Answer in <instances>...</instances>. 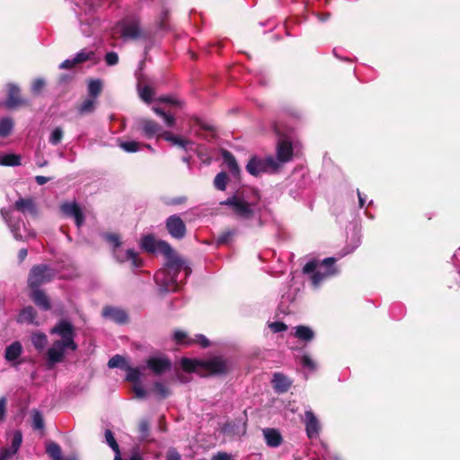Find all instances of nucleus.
Segmentation results:
<instances>
[{
	"label": "nucleus",
	"instance_id": "28",
	"mask_svg": "<svg viewBox=\"0 0 460 460\" xmlns=\"http://www.w3.org/2000/svg\"><path fill=\"white\" fill-rule=\"evenodd\" d=\"M21 157L14 154L0 155V165L15 166L19 165Z\"/></svg>",
	"mask_w": 460,
	"mask_h": 460
},
{
	"label": "nucleus",
	"instance_id": "9",
	"mask_svg": "<svg viewBox=\"0 0 460 460\" xmlns=\"http://www.w3.org/2000/svg\"><path fill=\"white\" fill-rule=\"evenodd\" d=\"M166 228L171 236L175 239H182L186 234V226L177 215H172L167 218Z\"/></svg>",
	"mask_w": 460,
	"mask_h": 460
},
{
	"label": "nucleus",
	"instance_id": "13",
	"mask_svg": "<svg viewBox=\"0 0 460 460\" xmlns=\"http://www.w3.org/2000/svg\"><path fill=\"white\" fill-rule=\"evenodd\" d=\"M293 146L288 138L279 140L277 146V158L279 163H287L292 159Z\"/></svg>",
	"mask_w": 460,
	"mask_h": 460
},
{
	"label": "nucleus",
	"instance_id": "57",
	"mask_svg": "<svg viewBox=\"0 0 460 460\" xmlns=\"http://www.w3.org/2000/svg\"><path fill=\"white\" fill-rule=\"evenodd\" d=\"M196 341L199 342L203 348L208 346V340L203 335H197Z\"/></svg>",
	"mask_w": 460,
	"mask_h": 460
},
{
	"label": "nucleus",
	"instance_id": "24",
	"mask_svg": "<svg viewBox=\"0 0 460 460\" xmlns=\"http://www.w3.org/2000/svg\"><path fill=\"white\" fill-rule=\"evenodd\" d=\"M22 351V347L20 342L15 341L13 342L10 346H8L5 349V358L8 361H13L17 359Z\"/></svg>",
	"mask_w": 460,
	"mask_h": 460
},
{
	"label": "nucleus",
	"instance_id": "48",
	"mask_svg": "<svg viewBox=\"0 0 460 460\" xmlns=\"http://www.w3.org/2000/svg\"><path fill=\"white\" fill-rule=\"evenodd\" d=\"M149 431V422L146 420H143L139 423V432L141 437L145 438L148 435Z\"/></svg>",
	"mask_w": 460,
	"mask_h": 460
},
{
	"label": "nucleus",
	"instance_id": "41",
	"mask_svg": "<svg viewBox=\"0 0 460 460\" xmlns=\"http://www.w3.org/2000/svg\"><path fill=\"white\" fill-rule=\"evenodd\" d=\"M154 390L156 395L160 398H165L169 395V389L161 382H155L154 384Z\"/></svg>",
	"mask_w": 460,
	"mask_h": 460
},
{
	"label": "nucleus",
	"instance_id": "62",
	"mask_svg": "<svg viewBox=\"0 0 460 460\" xmlns=\"http://www.w3.org/2000/svg\"><path fill=\"white\" fill-rule=\"evenodd\" d=\"M27 253H28L27 249H21L20 250L18 256H19V259H20L21 261H23L26 258Z\"/></svg>",
	"mask_w": 460,
	"mask_h": 460
},
{
	"label": "nucleus",
	"instance_id": "8",
	"mask_svg": "<svg viewBox=\"0 0 460 460\" xmlns=\"http://www.w3.org/2000/svg\"><path fill=\"white\" fill-rule=\"evenodd\" d=\"M114 34L123 39H137L140 34L138 22L134 18L123 20L116 27Z\"/></svg>",
	"mask_w": 460,
	"mask_h": 460
},
{
	"label": "nucleus",
	"instance_id": "15",
	"mask_svg": "<svg viewBox=\"0 0 460 460\" xmlns=\"http://www.w3.org/2000/svg\"><path fill=\"white\" fill-rule=\"evenodd\" d=\"M22 442V435L21 431H15L13 435L11 447L10 448H3L0 451V460H6L12 456L15 455L18 449L20 448Z\"/></svg>",
	"mask_w": 460,
	"mask_h": 460
},
{
	"label": "nucleus",
	"instance_id": "38",
	"mask_svg": "<svg viewBox=\"0 0 460 460\" xmlns=\"http://www.w3.org/2000/svg\"><path fill=\"white\" fill-rule=\"evenodd\" d=\"M227 183V176L225 172H219L215 180L214 185L219 190H225Z\"/></svg>",
	"mask_w": 460,
	"mask_h": 460
},
{
	"label": "nucleus",
	"instance_id": "1",
	"mask_svg": "<svg viewBox=\"0 0 460 460\" xmlns=\"http://www.w3.org/2000/svg\"><path fill=\"white\" fill-rule=\"evenodd\" d=\"M51 334H57L60 339L55 341L48 349V362L50 365L63 361L65 354L68 350L75 351L77 345L75 342V329L71 323L62 320L50 331Z\"/></svg>",
	"mask_w": 460,
	"mask_h": 460
},
{
	"label": "nucleus",
	"instance_id": "51",
	"mask_svg": "<svg viewBox=\"0 0 460 460\" xmlns=\"http://www.w3.org/2000/svg\"><path fill=\"white\" fill-rule=\"evenodd\" d=\"M211 460H234L232 455L226 452H217L215 454Z\"/></svg>",
	"mask_w": 460,
	"mask_h": 460
},
{
	"label": "nucleus",
	"instance_id": "54",
	"mask_svg": "<svg viewBox=\"0 0 460 460\" xmlns=\"http://www.w3.org/2000/svg\"><path fill=\"white\" fill-rule=\"evenodd\" d=\"M76 65H77V64H76V62H75V58H73L66 59L65 61H63V62L60 64L59 67H60L61 69H71V68H73V67H74L75 66H76Z\"/></svg>",
	"mask_w": 460,
	"mask_h": 460
},
{
	"label": "nucleus",
	"instance_id": "7",
	"mask_svg": "<svg viewBox=\"0 0 460 460\" xmlns=\"http://www.w3.org/2000/svg\"><path fill=\"white\" fill-rule=\"evenodd\" d=\"M54 276V272L47 266L40 265L32 268L29 276V286L34 289L39 286L49 281Z\"/></svg>",
	"mask_w": 460,
	"mask_h": 460
},
{
	"label": "nucleus",
	"instance_id": "27",
	"mask_svg": "<svg viewBox=\"0 0 460 460\" xmlns=\"http://www.w3.org/2000/svg\"><path fill=\"white\" fill-rule=\"evenodd\" d=\"M314 332L307 326L296 327L295 336L301 341H311L314 338Z\"/></svg>",
	"mask_w": 460,
	"mask_h": 460
},
{
	"label": "nucleus",
	"instance_id": "46",
	"mask_svg": "<svg viewBox=\"0 0 460 460\" xmlns=\"http://www.w3.org/2000/svg\"><path fill=\"white\" fill-rule=\"evenodd\" d=\"M174 340L178 343L190 344V341L187 339V335L184 332L177 331L174 332Z\"/></svg>",
	"mask_w": 460,
	"mask_h": 460
},
{
	"label": "nucleus",
	"instance_id": "40",
	"mask_svg": "<svg viewBox=\"0 0 460 460\" xmlns=\"http://www.w3.org/2000/svg\"><path fill=\"white\" fill-rule=\"evenodd\" d=\"M94 53L93 51L83 49L80 52H78L74 58L76 64H81L83 62L92 59Z\"/></svg>",
	"mask_w": 460,
	"mask_h": 460
},
{
	"label": "nucleus",
	"instance_id": "55",
	"mask_svg": "<svg viewBox=\"0 0 460 460\" xmlns=\"http://www.w3.org/2000/svg\"><path fill=\"white\" fill-rule=\"evenodd\" d=\"M105 238L108 242L111 243L115 247H119L120 244L119 236L116 234H106Z\"/></svg>",
	"mask_w": 460,
	"mask_h": 460
},
{
	"label": "nucleus",
	"instance_id": "47",
	"mask_svg": "<svg viewBox=\"0 0 460 460\" xmlns=\"http://www.w3.org/2000/svg\"><path fill=\"white\" fill-rule=\"evenodd\" d=\"M269 326L273 332H280L286 331L288 328L285 323H280V322L271 323H270Z\"/></svg>",
	"mask_w": 460,
	"mask_h": 460
},
{
	"label": "nucleus",
	"instance_id": "30",
	"mask_svg": "<svg viewBox=\"0 0 460 460\" xmlns=\"http://www.w3.org/2000/svg\"><path fill=\"white\" fill-rule=\"evenodd\" d=\"M95 99H86L84 100L79 106L78 111L80 114L91 113L94 111L95 108Z\"/></svg>",
	"mask_w": 460,
	"mask_h": 460
},
{
	"label": "nucleus",
	"instance_id": "52",
	"mask_svg": "<svg viewBox=\"0 0 460 460\" xmlns=\"http://www.w3.org/2000/svg\"><path fill=\"white\" fill-rule=\"evenodd\" d=\"M45 83L42 79H37L32 83L31 90L35 93H39L44 87Z\"/></svg>",
	"mask_w": 460,
	"mask_h": 460
},
{
	"label": "nucleus",
	"instance_id": "14",
	"mask_svg": "<svg viewBox=\"0 0 460 460\" xmlns=\"http://www.w3.org/2000/svg\"><path fill=\"white\" fill-rule=\"evenodd\" d=\"M305 424L306 435L309 438H315L319 435L320 423L312 411L305 412Z\"/></svg>",
	"mask_w": 460,
	"mask_h": 460
},
{
	"label": "nucleus",
	"instance_id": "5",
	"mask_svg": "<svg viewBox=\"0 0 460 460\" xmlns=\"http://www.w3.org/2000/svg\"><path fill=\"white\" fill-rule=\"evenodd\" d=\"M180 265L175 269H169L167 266V262L165 263V267L157 270L155 274V280L156 284L161 288V289L164 292L167 291H175L178 288V282L176 279V274L183 269L185 270L186 275L190 274V270L189 267L184 265V262L179 258Z\"/></svg>",
	"mask_w": 460,
	"mask_h": 460
},
{
	"label": "nucleus",
	"instance_id": "43",
	"mask_svg": "<svg viewBox=\"0 0 460 460\" xmlns=\"http://www.w3.org/2000/svg\"><path fill=\"white\" fill-rule=\"evenodd\" d=\"M300 364L304 368H306L309 371H314L316 369L314 361L308 355H304L301 357Z\"/></svg>",
	"mask_w": 460,
	"mask_h": 460
},
{
	"label": "nucleus",
	"instance_id": "18",
	"mask_svg": "<svg viewBox=\"0 0 460 460\" xmlns=\"http://www.w3.org/2000/svg\"><path fill=\"white\" fill-rule=\"evenodd\" d=\"M105 438L108 443V445L112 448V450L115 452L116 456L114 460H121L120 457V452L119 448V445L116 442V439L112 434V432L109 429L105 431ZM127 460H142L141 456L137 453H134L129 459Z\"/></svg>",
	"mask_w": 460,
	"mask_h": 460
},
{
	"label": "nucleus",
	"instance_id": "21",
	"mask_svg": "<svg viewBox=\"0 0 460 460\" xmlns=\"http://www.w3.org/2000/svg\"><path fill=\"white\" fill-rule=\"evenodd\" d=\"M20 89L14 84L8 85V99L5 102L7 108H14L22 103L19 97Z\"/></svg>",
	"mask_w": 460,
	"mask_h": 460
},
{
	"label": "nucleus",
	"instance_id": "58",
	"mask_svg": "<svg viewBox=\"0 0 460 460\" xmlns=\"http://www.w3.org/2000/svg\"><path fill=\"white\" fill-rule=\"evenodd\" d=\"M134 392L136 394V396L138 398H144L146 396V391L140 385H136L134 387Z\"/></svg>",
	"mask_w": 460,
	"mask_h": 460
},
{
	"label": "nucleus",
	"instance_id": "31",
	"mask_svg": "<svg viewBox=\"0 0 460 460\" xmlns=\"http://www.w3.org/2000/svg\"><path fill=\"white\" fill-rule=\"evenodd\" d=\"M34 318V309L31 306H28L21 312L18 321L21 323H32Z\"/></svg>",
	"mask_w": 460,
	"mask_h": 460
},
{
	"label": "nucleus",
	"instance_id": "35",
	"mask_svg": "<svg viewBox=\"0 0 460 460\" xmlns=\"http://www.w3.org/2000/svg\"><path fill=\"white\" fill-rule=\"evenodd\" d=\"M119 146L128 153L137 152L141 147V144L137 141H124L120 142Z\"/></svg>",
	"mask_w": 460,
	"mask_h": 460
},
{
	"label": "nucleus",
	"instance_id": "25",
	"mask_svg": "<svg viewBox=\"0 0 460 460\" xmlns=\"http://www.w3.org/2000/svg\"><path fill=\"white\" fill-rule=\"evenodd\" d=\"M224 164L228 168L229 172L233 173L234 175H236L239 173V168L238 164L233 156V155L228 151H224L222 154Z\"/></svg>",
	"mask_w": 460,
	"mask_h": 460
},
{
	"label": "nucleus",
	"instance_id": "49",
	"mask_svg": "<svg viewBox=\"0 0 460 460\" xmlns=\"http://www.w3.org/2000/svg\"><path fill=\"white\" fill-rule=\"evenodd\" d=\"M126 259L132 261L133 264L136 267H139L140 266L139 260L137 259V253L136 252H134L133 250H128L127 251V257H126Z\"/></svg>",
	"mask_w": 460,
	"mask_h": 460
},
{
	"label": "nucleus",
	"instance_id": "36",
	"mask_svg": "<svg viewBox=\"0 0 460 460\" xmlns=\"http://www.w3.org/2000/svg\"><path fill=\"white\" fill-rule=\"evenodd\" d=\"M152 110L154 111V112H155L157 115L161 116L165 124L168 126V127H172L175 123V119L172 115H170L166 112H164L162 109L156 107V106H154L152 108Z\"/></svg>",
	"mask_w": 460,
	"mask_h": 460
},
{
	"label": "nucleus",
	"instance_id": "10",
	"mask_svg": "<svg viewBox=\"0 0 460 460\" xmlns=\"http://www.w3.org/2000/svg\"><path fill=\"white\" fill-rule=\"evenodd\" d=\"M335 259L334 258H326L322 261V264L325 267L324 272L315 271L312 276V282L314 287L319 286V284L327 277L333 276L337 273V270L334 267Z\"/></svg>",
	"mask_w": 460,
	"mask_h": 460
},
{
	"label": "nucleus",
	"instance_id": "34",
	"mask_svg": "<svg viewBox=\"0 0 460 460\" xmlns=\"http://www.w3.org/2000/svg\"><path fill=\"white\" fill-rule=\"evenodd\" d=\"M47 453L53 460H60L61 459V448L56 443H49L47 445Z\"/></svg>",
	"mask_w": 460,
	"mask_h": 460
},
{
	"label": "nucleus",
	"instance_id": "4",
	"mask_svg": "<svg viewBox=\"0 0 460 460\" xmlns=\"http://www.w3.org/2000/svg\"><path fill=\"white\" fill-rule=\"evenodd\" d=\"M141 247L148 252L163 254L167 260L169 269H175L180 265L179 257L175 255L169 243L164 241L155 240L151 234L145 235L142 238Z\"/></svg>",
	"mask_w": 460,
	"mask_h": 460
},
{
	"label": "nucleus",
	"instance_id": "23",
	"mask_svg": "<svg viewBox=\"0 0 460 460\" xmlns=\"http://www.w3.org/2000/svg\"><path fill=\"white\" fill-rule=\"evenodd\" d=\"M31 297L38 306L45 310L49 309L50 305L49 302V298L42 291L39 289L32 290Z\"/></svg>",
	"mask_w": 460,
	"mask_h": 460
},
{
	"label": "nucleus",
	"instance_id": "42",
	"mask_svg": "<svg viewBox=\"0 0 460 460\" xmlns=\"http://www.w3.org/2000/svg\"><path fill=\"white\" fill-rule=\"evenodd\" d=\"M108 366L111 368H115V367L123 368L126 367V360L122 356L115 355L109 360Z\"/></svg>",
	"mask_w": 460,
	"mask_h": 460
},
{
	"label": "nucleus",
	"instance_id": "12",
	"mask_svg": "<svg viewBox=\"0 0 460 460\" xmlns=\"http://www.w3.org/2000/svg\"><path fill=\"white\" fill-rule=\"evenodd\" d=\"M62 212L68 217L75 218L77 227H81L84 222V214L75 202H66L61 205Z\"/></svg>",
	"mask_w": 460,
	"mask_h": 460
},
{
	"label": "nucleus",
	"instance_id": "44",
	"mask_svg": "<svg viewBox=\"0 0 460 460\" xmlns=\"http://www.w3.org/2000/svg\"><path fill=\"white\" fill-rule=\"evenodd\" d=\"M32 426L35 429H43L44 421L41 413L38 411H34L32 414Z\"/></svg>",
	"mask_w": 460,
	"mask_h": 460
},
{
	"label": "nucleus",
	"instance_id": "16",
	"mask_svg": "<svg viewBox=\"0 0 460 460\" xmlns=\"http://www.w3.org/2000/svg\"><path fill=\"white\" fill-rule=\"evenodd\" d=\"M262 434L267 446L270 447H279L283 442L282 435L276 429L265 428L262 429Z\"/></svg>",
	"mask_w": 460,
	"mask_h": 460
},
{
	"label": "nucleus",
	"instance_id": "63",
	"mask_svg": "<svg viewBox=\"0 0 460 460\" xmlns=\"http://www.w3.org/2000/svg\"><path fill=\"white\" fill-rule=\"evenodd\" d=\"M358 196L359 206L363 207L365 204V198L362 196V194L359 192V190H358Z\"/></svg>",
	"mask_w": 460,
	"mask_h": 460
},
{
	"label": "nucleus",
	"instance_id": "22",
	"mask_svg": "<svg viewBox=\"0 0 460 460\" xmlns=\"http://www.w3.org/2000/svg\"><path fill=\"white\" fill-rule=\"evenodd\" d=\"M14 208L23 214H36V207L31 199H19L15 201Z\"/></svg>",
	"mask_w": 460,
	"mask_h": 460
},
{
	"label": "nucleus",
	"instance_id": "26",
	"mask_svg": "<svg viewBox=\"0 0 460 460\" xmlns=\"http://www.w3.org/2000/svg\"><path fill=\"white\" fill-rule=\"evenodd\" d=\"M158 137H163L164 140L171 142L172 145H177V146H180L182 147H186V145L188 144L187 140H185L181 137L173 136L171 132H168V131H164V132L161 131Z\"/></svg>",
	"mask_w": 460,
	"mask_h": 460
},
{
	"label": "nucleus",
	"instance_id": "3",
	"mask_svg": "<svg viewBox=\"0 0 460 460\" xmlns=\"http://www.w3.org/2000/svg\"><path fill=\"white\" fill-rule=\"evenodd\" d=\"M220 205L227 206L232 212L243 219H251L256 216L259 211L258 204L255 201L249 200L243 194L237 193L221 201Z\"/></svg>",
	"mask_w": 460,
	"mask_h": 460
},
{
	"label": "nucleus",
	"instance_id": "53",
	"mask_svg": "<svg viewBox=\"0 0 460 460\" xmlns=\"http://www.w3.org/2000/svg\"><path fill=\"white\" fill-rule=\"evenodd\" d=\"M317 265L318 262L316 261H310L305 265L303 270L305 273H312L315 270Z\"/></svg>",
	"mask_w": 460,
	"mask_h": 460
},
{
	"label": "nucleus",
	"instance_id": "39",
	"mask_svg": "<svg viewBox=\"0 0 460 460\" xmlns=\"http://www.w3.org/2000/svg\"><path fill=\"white\" fill-rule=\"evenodd\" d=\"M126 369H127V380L133 382V383H138L140 381L141 372L138 368L128 367Z\"/></svg>",
	"mask_w": 460,
	"mask_h": 460
},
{
	"label": "nucleus",
	"instance_id": "60",
	"mask_svg": "<svg viewBox=\"0 0 460 460\" xmlns=\"http://www.w3.org/2000/svg\"><path fill=\"white\" fill-rule=\"evenodd\" d=\"M167 460H181V456L174 450H171L168 453Z\"/></svg>",
	"mask_w": 460,
	"mask_h": 460
},
{
	"label": "nucleus",
	"instance_id": "6",
	"mask_svg": "<svg viewBox=\"0 0 460 460\" xmlns=\"http://www.w3.org/2000/svg\"><path fill=\"white\" fill-rule=\"evenodd\" d=\"M279 167L278 162L271 156L264 159L252 157L246 165V170L254 176L268 171H276Z\"/></svg>",
	"mask_w": 460,
	"mask_h": 460
},
{
	"label": "nucleus",
	"instance_id": "2",
	"mask_svg": "<svg viewBox=\"0 0 460 460\" xmlns=\"http://www.w3.org/2000/svg\"><path fill=\"white\" fill-rule=\"evenodd\" d=\"M181 367L186 372H197L200 376L220 375L228 371V363L220 357H216L206 361L183 358Z\"/></svg>",
	"mask_w": 460,
	"mask_h": 460
},
{
	"label": "nucleus",
	"instance_id": "19",
	"mask_svg": "<svg viewBox=\"0 0 460 460\" xmlns=\"http://www.w3.org/2000/svg\"><path fill=\"white\" fill-rule=\"evenodd\" d=\"M274 389L279 393L287 392L291 385L289 379L280 373H275L272 379Z\"/></svg>",
	"mask_w": 460,
	"mask_h": 460
},
{
	"label": "nucleus",
	"instance_id": "56",
	"mask_svg": "<svg viewBox=\"0 0 460 460\" xmlns=\"http://www.w3.org/2000/svg\"><path fill=\"white\" fill-rule=\"evenodd\" d=\"M6 411V399L4 397L0 398V420H3L5 416Z\"/></svg>",
	"mask_w": 460,
	"mask_h": 460
},
{
	"label": "nucleus",
	"instance_id": "61",
	"mask_svg": "<svg viewBox=\"0 0 460 460\" xmlns=\"http://www.w3.org/2000/svg\"><path fill=\"white\" fill-rule=\"evenodd\" d=\"M35 181L39 185H44L45 183H47L49 181V178L41 176V175H38L35 177Z\"/></svg>",
	"mask_w": 460,
	"mask_h": 460
},
{
	"label": "nucleus",
	"instance_id": "64",
	"mask_svg": "<svg viewBox=\"0 0 460 460\" xmlns=\"http://www.w3.org/2000/svg\"><path fill=\"white\" fill-rule=\"evenodd\" d=\"M145 147H146L147 149L153 151V148L151 147L150 145H144Z\"/></svg>",
	"mask_w": 460,
	"mask_h": 460
},
{
	"label": "nucleus",
	"instance_id": "20",
	"mask_svg": "<svg viewBox=\"0 0 460 460\" xmlns=\"http://www.w3.org/2000/svg\"><path fill=\"white\" fill-rule=\"evenodd\" d=\"M102 314L104 317L119 323H125L127 320V314L125 312L114 307H105Z\"/></svg>",
	"mask_w": 460,
	"mask_h": 460
},
{
	"label": "nucleus",
	"instance_id": "32",
	"mask_svg": "<svg viewBox=\"0 0 460 460\" xmlns=\"http://www.w3.org/2000/svg\"><path fill=\"white\" fill-rule=\"evenodd\" d=\"M13 127V120L9 118H4L0 120V137L8 136Z\"/></svg>",
	"mask_w": 460,
	"mask_h": 460
},
{
	"label": "nucleus",
	"instance_id": "29",
	"mask_svg": "<svg viewBox=\"0 0 460 460\" xmlns=\"http://www.w3.org/2000/svg\"><path fill=\"white\" fill-rule=\"evenodd\" d=\"M31 341L37 349L41 350L46 347L48 343V338L44 333L37 332L32 335Z\"/></svg>",
	"mask_w": 460,
	"mask_h": 460
},
{
	"label": "nucleus",
	"instance_id": "11",
	"mask_svg": "<svg viewBox=\"0 0 460 460\" xmlns=\"http://www.w3.org/2000/svg\"><path fill=\"white\" fill-rule=\"evenodd\" d=\"M147 367L156 375L171 369L172 364L169 358L164 356L151 357L146 361Z\"/></svg>",
	"mask_w": 460,
	"mask_h": 460
},
{
	"label": "nucleus",
	"instance_id": "50",
	"mask_svg": "<svg viewBox=\"0 0 460 460\" xmlns=\"http://www.w3.org/2000/svg\"><path fill=\"white\" fill-rule=\"evenodd\" d=\"M105 61L109 66L116 65L119 61L118 55L115 52H109L106 54Z\"/></svg>",
	"mask_w": 460,
	"mask_h": 460
},
{
	"label": "nucleus",
	"instance_id": "59",
	"mask_svg": "<svg viewBox=\"0 0 460 460\" xmlns=\"http://www.w3.org/2000/svg\"><path fill=\"white\" fill-rule=\"evenodd\" d=\"M159 101L163 102H167V103H171L172 105H180V102L174 98H172V97H164V98H160Z\"/></svg>",
	"mask_w": 460,
	"mask_h": 460
},
{
	"label": "nucleus",
	"instance_id": "37",
	"mask_svg": "<svg viewBox=\"0 0 460 460\" xmlns=\"http://www.w3.org/2000/svg\"><path fill=\"white\" fill-rule=\"evenodd\" d=\"M139 96L146 103H150L153 101L154 91L150 86H143L139 88Z\"/></svg>",
	"mask_w": 460,
	"mask_h": 460
},
{
	"label": "nucleus",
	"instance_id": "17",
	"mask_svg": "<svg viewBox=\"0 0 460 460\" xmlns=\"http://www.w3.org/2000/svg\"><path fill=\"white\" fill-rule=\"evenodd\" d=\"M139 123L144 135L148 138H151L155 136L158 137L162 130L160 125L151 119H143Z\"/></svg>",
	"mask_w": 460,
	"mask_h": 460
},
{
	"label": "nucleus",
	"instance_id": "33",
	"mask_svg": "<svg viewBox=\"0 0 460 460\" xmlns=\"http://www.w3.org/2000/svg\"><path fill=\"white\" fill-rule=\"evenodd\" d=\"M102 84L100 80H92L88 84V93L93 98H96L102 92Z\"/></svg>",
	"mask_w": 460,
	"mask_h": 460
},
{
	"label": "nucleus",
	"instance_id": "45",
	"mask_svg": "<svg viewBox=\"0 0 460 460\" xmlns=\"http://www.w3.org/2000/svg\"><path fill=\"white\" fill-rule=\"evenodd\" d=\"M63 130L61 128H56L52 133L50 134V137H49V142L52 144V145H58L60 143V141L62 140L63 138Z\"/></svg>",
	"mask_w": 460,
	"mask_h": 460
}]
</instances>
